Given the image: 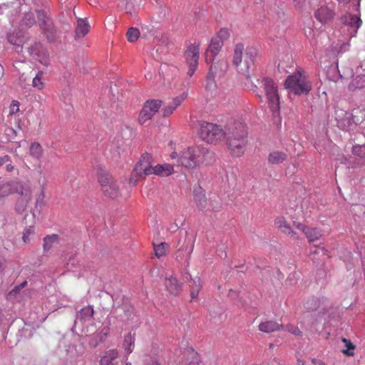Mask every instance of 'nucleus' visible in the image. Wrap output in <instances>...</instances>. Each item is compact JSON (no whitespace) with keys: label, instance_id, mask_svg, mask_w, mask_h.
Instances as JSON below:
<instances>
[{"label":"nucleus","instance_id":"1","mask_svg":"<svg viewBox=\"0 0 365 365\" xmlns=\"http://www.w3.org/2000/svg\"><path fill=\"white\" fill-rule=\"evenodd\" d=\"M170 156L175 160L178 166L192 170L201 165L210 164L213 159V153L206 148L185 147L172 152Z\"/></svg>","mask_w":365,"mask_h":365},{"label":"nucleus","instance_id":"2","mask_svg":"<svg viewBox=\"0 0 365 365\" xmlns=\"http://www.w3.org/2000/svg\"><path fill=\"white\" fill-rule=\"evenodd\" d=\"M256 82L251 81L252 89L263 102L266 101L272 110L278 112L279 110V96L278 88L276 83L267 77H262L261 79L255 78Z\"/></svg>","mask_w":365,"mask_h":365},{"label":"nucleus","instance_id":"3","mask_svg":"<svg viewBox=\"0 0 365 365\" xmlns=\"http://www.w3.org/2000/svg\"><path fill=\"white\" fill-rule=\"evenodd\" d=\"M244 50L245 46L242 43H238L235 46L232 63L240 73L250 79V69L254 65L255 59L257 56V50L253 47H248L245 51V55Z\"/></svg>","mask_w":365,"mask_h":365},{"label":"nucleus","instance_id":"4","mask_svg":"<svg viewBox=\"0 0 365 365\" xmlns=\"http://www.w3.org/2000/svg\"><path fill=\"white\" fill-rule=\"evenodd\" d=\"M312 82L306 73L302 70H297L293 74L287 76L284 87L295 95H307L312 89Z\"/></svg>","mask_w":365,"mask_h":365},{"label":"nucleus","instance_id":"5","mask_svg":"<svg viewBox=\"0 0 365 365\" xmlns=\"http://www.w3.org/2000/svg\"><path fill=\"white\" fill-rule=\"evenodd\" d=\"M247 131L245 125L240 123L232 130L227 139L230 153L235 157L242 156L246 150Z\"/></svg>","mask_w":365,"mask_h":365},{"label":"nucleus","instance_id":"6","mask_svg":"<svg viewBox=\"0 0 365 365\" xmlns=\"http://www.w3.org/2000/svg\"><path fill=\"white\" fill-rule=\"evenodd\" d=\"M198 135L204 141L214 143L221 140L225 135V132L219 125L203 122L200 124Z\"/></svg>","mask_w":365,"mask_h":365},{"label":"nucleus","instance_id":"7","mask_svg":"<svg viewBox=\"0 0 365 365\" xmlns=\"http://www.w3.org/2000/svg\"><path fill=\"white\" fill-rule=\"evenodd\" d=\"M193 200L197 208L205 212L215 211L218 209V202L212 198L207 199L205 191L200 186L194 188Z\"/></svg>","mask_w":365,"mask_h":365},{"label":"nucleus","instance_id":"8","mask_svg":"<svg viewBox=\"0 0 365 365\" xmlns=\"http://www.w3.org/2000/svg\"><path fill=\"white\" fill-rule=\"evenodd\" d=\"M98 181L103 194L110 198H117L120 195L119 185L109 173H102Z\"/></svg>","mask_w":365,"mask_h":365},{"label":"nucleus","instance_id":"9","mask_svg":"<svg viewBox=\"0 0 365 365\" xmlns=\"http://www.w3.org/2000/svg\"><path fill=\"white\" fill-rule=\"evenodd\" d=\"M18 188L16 189V193L19 195V199L18 200L16 205V210L18 212L24 211L32 199V189L29 183L26 182L18 181Z\"/></svg>","mask_w":365,"mask_h":365},{"label":"nucleus","instance_id":"10","mask_svg":"<svg viewBox=\"0 0 365 365\" xmlns=\"http://www.w3.org/2000/svg\"><path fill=\"white\" fill-rule=\"evenodd\" d=\"M343 32L347 31L346 36L352 38L356 36L358 29L361 25V20L357 15L346 14L341 17Z\"/></svg>","mask_w":365,"mask_h":365},{"label":"nucleus","instance_id":"11","mask_svg":"<svg viewBox=\"0 0 365 365\" xmlns=\"http://www.w3.org/2000/svg\"><path fill=\"white\" fill-rule=\"evenodd\" d=\"M222 44L217 41V38H212L210 43L205 53V58L207 64L216 63V66H219L221 71L226 68V63L223 61L215 62V58L219 53Z\"/></svg>","mask_w":365,"mask_h":365},{"label":"nucleus","instance_id":"12","mask_svg":"<svg viewBox=\"0 0 365 365\" xmlns=\"http://www.w3.org/2000/svg\"><path fill=\"white\" fill-rule=\"evenodd\" d=\"M161 105L162 102L160 100L147 101L139 113V123L143 124L150 120L159 110Z\"/></svg>","mask_w":365,"mask_h":365},{"label":"nucleus","instance_id":"13","mask_svg":"<svg viewBox=\"0 0 365 365\" xmlns=\"http://www.w3.org/2000/svg\"><path fill=\"white\" fill-rule=\"evenodd\" d=\"M200 47L198 44L190 45L185 53V58L188 66L187 75L191 77L198 66Z\"/></svg>","mask_w":365,"mask_h":365},{"label":"nucleus","instance_id":"14","mask_svg":"<svg viewBox=\"0 0 365 365\" xmlns=\"http://www.w3.org/2000/svg\"><path fill=\"white\" fill-rule=\"evenodd\" d=\"M336 120L338 127L341 130H351L356 126L352 113L343 110L336 111Z\"/></svg>","mask_w":365,"mask_h":365},{"label":"nucleus","instance_id":"15","mask_svg":"<svg viewBox=\"0 0 365 365\" xmlns=\"http://www.w3.org/2000/svg\"><path fill=\"white\" fill-rule=\"evenodd\" d=\"M135 167L137 171L141 172L145 176L152 175L154 165L151 155L149 153L142 155Z\"/></svg>","mask_w":365,"mask_h":365},{"label":"nucleus","instance_id":"16","mask_svg":"<svg viewBox=\"0 0 365 365\" xmlns=\"http://www.w3.org/2000/svg\"><path fill=\"white\" fill-rule=\"evenodd\" d=\"M293 225L295 228L302 230L307 237L309 242L318 240L322 236V231L315 227H308L300 222H294Z\"/></svg>","mask_w":365,"mask_h":365},{"label":"nucleus","instance_id":"17","mask_svg":"<svg viewBox=\"0 0 365 365\" xmlns=\"http://www.w3.org/2000/svg\"><path fill=\"white\" fill-rule=\"evenodd\" d=\"M188 96L187 91H183L180 95L176 96L172 101L168 103L163 108V114L164 116L170 115L175 109L187 98Z\"/></svg>","mask_w":365,"mask_h":365},{"label":"nucleus","instance_id":"18","mask_svg":"<svg viewBox=\"0 0 365 365\" xmlns=\"http://www.w3.org/2000/svg\"><path fill=\"white\" fill-rule=\"evenodd\" d=\"M334 16L333 9L327 5H322L315 11L316 19L322 24L330 21Z\"/></svg>","mask_w":365,"mask_h":365},{"label":"nucleus","instance_id":"19","mask_svg":"<svg viewBox=\"0 0 365 365\" xmlns=\"http://www.w3.org/2000/svg\"><path fill=\"white\" fill-rule=\"evenodd\" d=\"M165 286L167 290L173 294H178L182 289V284L180 283L176 277L173 274H167L165 279Z\"/></svg>","mask_w":365,"mask_h":365},{"label":"nucleus","instance_id":"20","mask_svg":"<svg viewBox=\"0 0 365 365\" xmlns=\"http://www.w3.org/2000/svg\"><path fill=\"white\" fill-rule=\"evenodd\" d=\"M93 313V309L91 306H87L82 308L77 315L75 324L77 325L79 323L84 324L87 322H90L92 321Z\"/></svg>","mask_w":365,"mask_h":365},{"label":"nucleus","instance_id":"21","mask_svg":"<svg viewBox=\"0 0 365 365\" xmlns=\"http://www.w3.org/2000/svg\"><path fill=\"white\" fill-rule=\"evenodd\" d=\"M174 173V168L168 163L158 164L154 165L152 175H156L160 177H167Z\"/></svg>","mask_w":365,"mask_h":365},{"label":"nucleus","instance_id":"22","mask_svg":"<svg viewBox=\"0 0 365 365\" xmlns=\"http://www.w3.org/2000/svg\"><path fill=\"white\" fill-rule=\"evenodd\" d=\"M219 66H216V63H212L210 66L209 72L206 76L205 88L207 91H214L216 88V83L215 82V74L218 71Z\"/></svg>","mask_w":365,"mask_h":365},{"label":"nucleus","instance_id":"23","mask_svg":"<svg viewBox=\"0 0 365 365\" xmlns=\"http://www.w3.org/2000/svg\"><path fill=\"white\" fill-rule=\"evenodd\" d=\"M276 227L280 230L283 233L292 237H295L296 232L292 230L289 224L287 222V220L282 217H277L275 220L274 222Z\"/></svg>","mask_w":365,"mask_h":365},{"label":"nucleus","instance_id":"24","mask_svg":"<svg viewBox=\"0 0 365 365\" xmlns=\"http://www.w3.org/2000/svg\"><path fill=\"white\" fill-rule=\"evenodd\" d=\"M118 356V351L117 349H110L105 352L101 357L100 363L101 365H114L115 360Z\"/></svg>","mask_w":365,"mask_h":365},{"label":"nucleus","instance_id":"25","mask_svg":"<svg viewBox=\"0 0 365 365\" xmlns=\"http://www.w3.org/2000/svg\"><path fill=\"white\" fill-rule=\"evenodd\" d=\"M202 287L201 279L200 277H196L194 279H190V297L191 301H197L198 299V294Z\"/></svg>","mask_w":365,"mask_h":365},{"label":"nucleus","instance_id":"26","mask_svg":"<svg viewBox=\"0 0 365 365\" xmlns=\"http://www.w3.org/2000/svg\"><path fill=\"white\" fill-rule=\"evenodd\" d=\"M18 181H11L4 183L0 185V197H6L9 195L14 193L17 187Z\"/></svg>","mask_w":365,"mask_h":365},{"label":"nucleus","instance_id":"27","mask_svg":"<svg viewBox=\"0 0 365 365\" xmlns=\"http://www.w3.org/2000/svg\"><path fill=\"white\" fill-rule=\"evenodd\" d=\"M90 26L86 19H78L77 21V27L76 29V36L78 38L85 36L89 31Z\"/></svg>","mask_w":365,"mask_h":365},{"label":"nucleus","instance_id":"28","mask_svg":"<svg viewBox=\"0 0 365 365\" xmlns=\"http://www.w3.org/2000/svg\"><path fill=\"white\" fill-rule=\"evenodd\" d=\"M259 330L265 332L271 333L277 330H279L282 327L281 325L274 321H267L262 322L259 324Z\"/></svg>","mask_w":365,"mask_h":365},{"label":"nucleus","instance_id":"29","mask_svg":"<svg viewBox=\"0 0 365 365\" xmlns=\"http://www.w3.org/2000/svg\"><path fill=\"white\" fill-rule=\"evenodd\" d=\"M287 158L284 153L279 151H273L268 156V162L272 165H278L282 163Z\"/></svg>","mask_w":365,"mask_h":365},{"label":"nucleus","instance_id":"30","mask_svg":"<svg viewBox=\"0 0 365 365\" xmlns=\"http://www.w3.org/2000/svg\"><path fill=\"white\" fill-rule=\"evenodd\" d=\"M32 86L38 91L43 90L46 86V83L43 78V72L38 71L32 80Z\"/></svg>","mask_w":365,"mask_h":365},{"label":"nucleus","instance_id":"31","mask_svg":"<svg viewBox=\"0 0 365 365\" xmlns=\"http://www.w3.org/2000/svg\"><path fill=\"white\" fill-rule=\"evenodd\" d=\"M309 255L313 260H317L320 257L327 255V250L322 247L314 245L310 247Z\"/></svg>","mask_w":365,"mask_h":365},{"label":"nucleus","instance_id":"32","mask_svg":"<svg viewBox=\"0 0 365 365\" xmlns=\"http://www.w3.org/2000/svg\"><path fill=\"white\" fill-rule=\"evenodd\" d=\"M365 87V75H359L352 80L349 85V89L354 91Z\"/></svg>","mask_w":365,"mask_h":365},{"label":"nucleus","instance_id":"33","mask_svg":"<svg viewBox=\"0 0 365 365\" xmlns=\"http://www.w3.org/2000/svg\"><path fill=\"white\" fill-rule=\"evenodd\" d=\"M43 33L46 35L49 41H53L56 37V30L52 22L41 26Z\"/></svg>","mask_w":365,"mask_h":365},{"label":"nucleus","instance_id":"34","mask_svg":"<svg viewBox=\"0 0 365 365\" xmlns=\"http://www.w3.org/2000/svg\"><path fill=\"white\" fill-rule=\"evenodd\" d=\"M193 250V245L190 243V245L185 247V253L182 255L183 249L179 250L177 252L176 259L179 261H187L190 257Z\"/></svg>","mask_w":365,"mask_h":365},{"label":"nucleus","instance_id":"35","mask_svg":"<svg viewBox=\"0 0 365 365\" xmlns=\"http://www.w3.org/2000/svg\"><path fill=\"white\" fill-rule=\"evenodd\" d=\"M153 247L155 254L158 258L165 256L169 249V245L166 242H160L158 245L153 243Z\"/></svg>","mask_w":365,"mask_h":365},{"label":"nucleus","instance_id":"36","mask_svg":"<svg viewBox=\"0 0 365 365\" xmlns=\"http://www.w3.org/2000/svg\"><path fill=\"white\" fill-rule=\"evenodd\" d=\"M36 22V19L33 13L24 12V17L21 20V26L26 27H30L34 25Z\"/></svg>","mask_w":365,"mask_h":365},{"label":"nucleus","instance_id":"37","mask_svg":"<svg viewBox=\"0 0 365 365\" xmlns=\"http://www.w3.org/2000/svg\"><path fill=\"white\" fill-rule=\"evenodd\" d=\"M123 347L128 354L133 351V349L134 347V338L130 334H127L125 336L123 341Z\"/></svg>","mask_w":365,"mask_h":365},{"label":"nucleus","instance_id":"38","mask_svg":"<svg viewBox=\"0 0 365 365\" xmlns=\"http://www.w3.org/2000/svg\"><path fill=\"white\" fill-rule=\"evenodd\" d=\"M30 155L36 159H39L42 155V148L40 144L33 143L30 146Z\"/></svg>","mask_w":365,"mask_h":365},{"label":"nucleus","instance_id":"39","mask_svg":"<svg viewBox=\"0 0 365 365\" xmlns=\"http://www.w3.org/2000/svg\"><path fill=\"white\" fill-rule=\"evenodd\" d=\"M230 36V31L228 29L223 28L221 29L219 32L215 36L212 38H217V41L220 42L222 44L226 40H227Z\"/></svg>","mask_w":365,"mask_h":365},{"label":"nucleus","instance_id":"40","mask_svg":"<svg viewBox=\"0 0 365 365\" xmlns=\"http://www.w3.org/2000/svg\"><path fill=\"white\" fill-rule=\"evenodd\" d=\"M342 341L344 342L346 349L342 350V353L346 356H352L354 355V349H355V346L352 344V342L345 338L342 339Z\"/></svg>","mask_w":365,"mask_h":365},{"label":"nucleus","instance_id":"41","mask_svg":"<svg viewBox=\"0 0 365 365\" xmlns=\"http://www.w3.org/2000/svg\"><path fill=\"white\" fill-rule=\"evenodd\" d=\"M144 177H145V176L143 174H142L141 172L137 171L136 168L135 167L131 175H130L129 183L132 186H135L138 183L139 180Z\"/></svg>","mask_w":365,"mask_h":365},{"label":"nucleus","instance_id":"42","mask_svg":"<svg viewBox=\"0 0 365 365\" xmlns=\"http://www.w3.org/2000/svg\"><path fill=\"white\" fill-rule=\"evenodd\" d=\"M8 41L11 44L20 47L23 44V38L18 34H10L8 36Z\"/></svg>","mask_w":365,"mask_h":365},{"label":"nucleus","instance_id":"43","mask_svg":"<svg viewBox=\"0 0 365 365\" xmlns=\"http://www.w3.org/2000/svg\"><path fill=\"white\" fill-rule=\"evenodd\" d=\"M140 35V32L137 29L130 28L127 32V38L130 42L135 41Z\"/></svg>","mask_w":365,"mask_h":365},{"label":"nucleus","instance_id":"44","mask_svg":"<svg viewBox=\"0 0 365 365\" xmlns=\"http://www.w3.org/2000/svg\"><path fill=\"white\" fill-rule=\"evenodd\" d=\"M354 155L365 158V145H354L352 148Z\"/></svg>","mask_w":365,"mask_h":365},{"label":"nucleus","instance_id":"45","mask_svg":"<svg viewBox=\"0 0 365 365\" xmlns=\"http://www.w3.org/2000/svg\"><path fill=\"white\" fill-rule=\"evenodd\" d=\"M56 240H57V235H55L46 237L43 240L44 249L48 250L51 247L52 243L56 242Z\"/></svg>","mask_w":365,"mask_h":365},{"label":"nucleus","instance_id":"46","mask_svg":"<svg viewBox=\"0 0 365 365\" xmlns=\"http://www.w3.org/2000/svg\"><path fill=\"white\" fill-rule=\"evenodd\" d=\"M34 233V228L31 226L26 228L24 233L22 240L25 243H28L30 241L29 236Z\"/></svg>","mask_w":365,"mask_h":365},{"label":"nucleus","instance_id":"47","mask_svg":"<svg viewBox=\"0 0 365 365\" xmlns=\"http://www.w3.org/2000/svg\"><path fill=\"white\" fill-rule=\"evenodd\" d=\"M37 15L41 26L46 25L48 22H51L50 19L46 17L44 11H38Z\"/></svg>","mask_w":365,"mask_h":365},{"label":"nucleus","instance_id":"48","mask_svg":"<svg viewBox=\"0 0 365 365\" xmlns=\"http://www.w3.org/2000/svg\"><path fill=\"white\" fill-rule=\"evenodd\" d=\"M19 110V103L17 101H13L10 105L9 114L13 115Z\"/></svg>","mask_w":365,"mask_h":365},{"label":"nucleus","instance_id":"49","mask_svg":"<svg viewBox=\"0 0 365 365\" xmlns=\"http://www.w3.org/2000/svg\"><path fill=\"white\" fill-rule=\"evenodd\" d=\"M103 341L102 337L93 336L89 341V346L91 347H96L98 344Z\"/></svg>","mask_w":365,"mask_h":365},{"label":"nucleus","instance_id":"50","mask_svg":"<svg viewBox=\"0 0 365 365\" xmlns=\"http://www.w3.org/2000/svg\"><path fill=\"white\" fill-rule=\"evenodd\" d=\"M286 331H287L294 335H297V336H300L302 334V332L299 329V328L297 327L292 326V325L287 326Z\"/></svg>","mask_w":365,"mask_h":365},{"label":"nucleus","instance_id":"51","mask_svg":"<svg viewBox=\"0 0 365 365\" xmlns=\"http://www.w3.org/2000/svg\"><path fill=\"white\" fill-rule=\"evenodd\" d=\"M126 13L132 14L134 12V8L131 2H127L125 6Z\"/></svg>","mask_w":365,"mask_h":365},{"label":"nucleus","instance_id":"52","mask_svg":"<svg viewBox=\"0 0 365 365\" xmlns=\"http://www.w3.org/2000/svg\"><path fill=\"white\" fill-rule=\"evenodd\" d=\"M108 333H109V329L105 327L101 330V336L100 337H102L104 340L106 338V336H108Z\"/></svg>","mask_w":365,"mask_h":365},{"label":"nucleus","instance_id":"53","mask_svg":"<svg viewBox=\"0 0 365 365\" xmlns=\"http://www.w3.org/2000/svg\"><path fill=\"white\" fill-rule=\"evenodd\" d=\"M10 160L9 155H4L1 158H0V167L3 165L4 163L9 162Z\"/></svg>","mask_w":365,"mask_h":365},{"label":"nucleus","instance_id":"54","mask_svg":"<svg viewBox=\"0 0 365 365\" xmlns=\"http://www.w3.org/2000/svg\"><path fill=\"white\" fill-rule=\"evenodd\" d=\"M312 365H325V364L322 361L314 359L312 360Z\"/></svg>","mask_w":365,"mask_h":365},{"label":"nucleus","instance_id":"55","mask_svg":"<svg viewBox=\"0 0 365 365\" xmlns=\"http://www.w3.org/2000/svg\"><path fill=\"white\" fill-rule=\"evenodd\" d=\"M6 169L8 172H12L14 169V167L11 164H8L6 166Z\"/></svg>","mask_w":365,"mask_h":365},{"label":"nucleus","instance_id":"56","mask_svg":"<svg viewBox=\"0 0 365 365\" xmlns=\"http://www.w3.org/2000/svg\"><path fill=\"white\" fill-rule=\"evenodd\" d=\"M349 43H344L340 51H345L349 48Z\"/></svg>","mask_w":365,"mask_h":365},{"label":"nucleus","instance_id":"57","mask_svg":"<svg viewBox=\"0 0 365 365\" xmlns=\"http://www.w3.org/2000/svg\"><path fill=\"white\" fill-rule=\"evenodd\" d=\"M304 0H294L296 6H301Z\"/></svg>","mask_w":365,"mask_h":365},{"label":"nucleus","instance_id":"58","mask_svg":"<svg viewBox=\"0 0 365 365\" xmlns=\"http://www.w3.org/2000/svg\"><path fill=\"white\" fill-rule=\"evenodd\" d=\"M339 4L346 5L351 0H337Z\"/></svg>","mask_w":365,"mask_h":365},{"label":"nucleus","instance_id":"59","mask_svg":"<svg viewBox=\"0 0 365 365\" xmlns=\"http://www.w3.org/2000/svg\"><path fill=\"white\" fill-rule=\"evenodd\" d=\"M41 197V198H43L44 197V191H43V187H42V190H41V194L38 197V198L37 199V202H38L39 200V198Z\"/></svg>","mask_w":365,"mask_h":365},{"label":"nucleus","instance_id":"60","mask_svg":"<svg viewBox=\"0 0 365 365\" xmlns=\"http://www.w3.org/2000/svg\"><path fill=\"white\" fill-rule=\"evenodd\" d=\"M297 365H304V361L302 359H297Z\"/></svg>","mask_w":365,"mask_h":365},{"label":"nucleus","instance_id":"61","mask_svg":"<svg viewBox=\"0 0 365 365\" xmlns=\"http://www.w3.org/2000/svg\"><path fill=\"white\" fill-rule=\"evenodd\" d=\"M145 78L147 79H151L152 78V74H150V73L145 74Z\"/></svg>","mask_w":365,"mask_h":365},{"label":"nucleus","instance_id":"62","mask_svg":"<svg viewBox=\"0 0 365 365\" xmlns=\"http://www.w3.org/2000/svg\"><path fill=\"white\" fill-rule=\"evenodd\" d=\"M4 272V267L3 266L0 264V276L3 274Z\"/></svg>","mask_w":365,"mask_h":365},{"label":"nucleus","instance_id":"63","mask_svg":"<svg viewBox=\"0 0 365 365\" xmlns=\"http://www.w3.org/2000/svg\"><path fill=\"white\" fill-rule=\"evenodd\" d=\"M150 365H160L157 361H153Z\"/></svg>","mask_w":365,"mask_h":365},{"label":"nucleus","instance_id":"64","mask_svg":"<svg viewBox=\"0 0 365 365\" xmlns=\"http://www.w3.org/2000/svg\"><path fill=\"white\" fill-rule=\"evenodd\" d=\"M190 365H200V364L199 363H195V362H193V361H192V362H191V363L190 364Z\"/></svg>","mask_w":365,"mask_h":365}]
</instances>
